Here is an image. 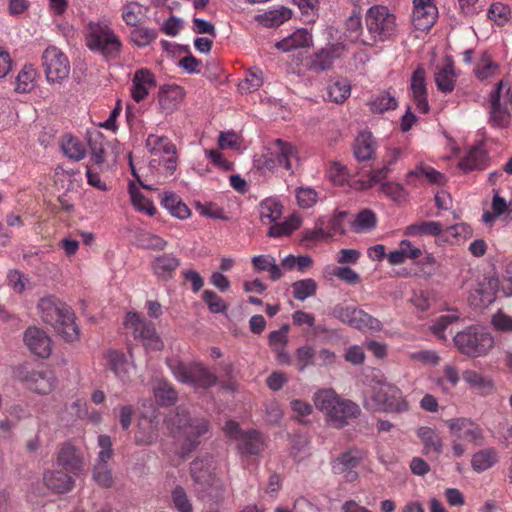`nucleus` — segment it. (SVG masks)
<instances>
[{"label": "nucleus", "instance_id": "nucleus-21", "mask_svg": "<svg viewBox=\"0 0 512 512\" xmlns=\"http://www.w3.org/2000/svg\"><path fill=\"white\" fill-rule=\"evenodd\" d=\"M445 62L446 64L442 68H437L435 72V83L440 91L450 93L455 88L456 74L452 57L445 56Z\"/></svg>", "mask_w": 512, "mask_h": 512}, {"label": "nucleus", "instance_id": "nucleus-8", "mask_svg": "<svg viewBox=\"0 0 512 512\" xmlns=\"http://www.w3.org/2000/svg\"><path fill=\"white\" fill-rule=\"evenodd\" d=\"M176 378L183 382L203 389H209L217 383V376L200 363H179L174 368Z\"/></svg>", "mask_w": 512, "mask_h": 512}, {"label": "nucleus", "instance_id": "nucleus-60", "mask_svg": "<svg viewBox=\"0 0 512 512\" xmlns=\"http://www.w3.org/2000/svg\"><path fill=\"white\" fill-rule=\"evenodd\" d=\"M458 319L459 317L457 315H442L436 319L434 324L430 327V330L440 339H445L443 335L444 330Z\"/></svg>", "mask_w": 512, "mask_h": 512}, {"label": "nucleus", "instance_id": "nucleus-4", "mask_svg": "<svg viewBox=\"0 0 512 512\" xmlns=\"http://www.w3.org/2000/svg\"><path fill=\"white\" fill-rule=\"evenodd\" d=\"M89 33L86 37L87 46L92 51H97L106 58H116L121 51V41L113 30L106 24H88Z\"/></svg>", "mask_w": 512, "mask_h": 512}, {"label": "nucleus", "instance_id": "nucleus-13", "mask_svg": "<svg viewBox=\"0 0 512 512\" xmlns=\"http://www.w3.org/2000/svg\"><path fill=\"white\" fill-rule=\"evenodd\" d=\"M24 343L28 349L40 358H48L51 354V339L41 328L30 326L23 336Z\"/></svg>", "mask_w": 512, "mask_h": 512}, {"label": "nucleus", "instance_id": "nucleus-45", "mask_svg": "<svg viewBox=\"0 0 512 512\" xmlns=\"http://www.w3.org/2000/svg\"><path fill=\"white\" fill-rule=\"evenodd\" d=\"M158 36L155 29L136 26L130 33L131 41L138 47H146Z\"/></svg>", "mask_w": 512, "mask_h": 512}, {"label": "nucleus", "instance_id": "nucleus-15", "mask_svg": "<svg viewBox=\"0 0 512 512\" xmlns=\"http://www.w3.org/2000/svg\"><path fill=\"white\" fill-rule=\"evenodd\" d=\"M360 464V457L351 450L341 453L332 462V471L336 475H343L347 482H353L358 478L355 469Z\"/></svg>", "mask_w": 512, "mask_h": 512}, {"label": "nucleus", "instance_id": "nucleus-9", "mask_svg": "<svg viewBox=\"0 0 512 512\" xmlns=\"http://www.w3.org/2000/svg\"><path fill=\"white\" fill-rule=\"evenodd\" d=\"M371 400L378 411L401 413L408 409L407 402L399 396V390L394 386L381 385L372 388Z\"/></svg>", "mask_w": 512, "mask_h": 512}, {"label": "nucleus", "instance_id": "nucleus-44", "mask_svg": "<svg viewBox=\"0 0 512 512\" xmlns=\"http://www.w3.org/2000/svg\"><path fill=\"white\" fill-rule=\"evenodd\" d=\"M62 151L63 153L70 159L79 161L83 159L86 155V150L84 145L75 137L69 136L62 143Z\"/></svg>", "mask_w": 512, "mask_h": 512}, {"label": "nucleus", "instance_id": "nucleus-35", "mask_svg": "<svg viewBox=\"0 0 512 512\" xmlns=\"http://www.w3.org/2000/svg\"><path fill=\"white\" fill-rule=\"evenodd\" d=\"M368 105L373 113H384L388 110H395L398 102L389 91H382L379 95L375 96L369 101Z\"/></svg>", "mask_w": 512, "mask_h": 512}, {"label": "nucleus", "instance_id": "nucleus-51", "mask_svg": "<svg viewBox=\"0 0 512 512\" xmlns=\"http://www.w3.org/2000/svg\"><path fill=\"white\" fill-rule=\"evenodd\" d=\"M35 71L31 67L25 66V68L19 72L16 78L15 90L19 93L29 92L33 88V79Z\"/></svg>", "mask_w": 512, "mask_h": 512}, {"label": "nucleus", "instance_id": "nucleus-26", "mask_svg": "<svg viewBox=\"0 0 512 512\" xmlns=\"http://www.w3.org/2000/svg\"><path fill=\"white\" fill-rule=\"evenodd\" d=\"M422 177H425L431 184L438 186H444L446 184L444 174L424 164H420L414 170L409 171L406 175V182L410 184L413 178L420 179Z\"/></svg>", "mask_w": 512, "mask_h": 512}, {"label": "nucleus", "instance_id": "nucleus-19", "mask_svg": "<svg viewBox=\"0 0 512 512\" xmlns=\"http://www.w3.org/2000/svg\"><path fill=\"white\" fill-rule=\"evenodd\" d=\"M180 266V260L173 254H161L151 262V269L154 275L161 281H168L173 278V274Z\"/></svg>", "mask_w": 512, "mask_h": 512}, {"label": "nucleus", "instance_id": "nucleus-6", "mask_svg": "<svg viewBox=\"0 0 512 512\" xmlns=\"http://www.w3.org/2000/svg\"><path fill=\"white\" fill-rule=\"evenodd\" d=\"M454 342L462 354L470 357H478L493 347L494 340L490 334L478 332L475 328L458 332L454 336Z\"/></svg>", "mask_w": 512, "mask_h": 512}, {"label": "nucleus", "instance_id": "nucleus-31", "mask_svg": "<svg viewBox=\"0 0 512 512\" xmlns=\"http://www.w3.org/2000/svg\"><path fill=\"white\" fill-rule=\"evenodd\" d=\"M497 462V452L493 448H486L476 452L471 459L472 469L481 473Z\"/></svg>", "mask_w": 512, "mask_h": 512}, {"label": "nucleus", "instance_id": "nucleus-47", "mask_svg": "<svg viewBox=\"0 0 512 512\" xmlns=\"http://www.w3.org/2000/svg\"><path fill=\"white\" fill-rule=\"evenodd\" d=\"M142 6L137 2H129L124 5L122 18L129 26L136 27L142 22Z\"/></svg>", "mask_w": 512, "mask_h": 512}, {"label": "nucleus", "instance_id": "nucleus-20", "mask_svg": "<svg viewBox=\"0 0 512 512\" xmlns=\"http://www.w3.org/2000/svg\"><path fill=\"white\" fill-rule=\"evenodd\" d=\"M43 482L48 489L59 494L70 492L75 484V480L70 473L50 470L44 472Z\"/></svg>", "mask_w": 512, "mask_h": 512}, {"label": "nucleus", "instance_id": "nucleus-2", "mask_svg": "<svg viewBox=\"0 0 512 512\" xmlns=\"http://www.w3.org/2000/svg\"><path fill=\"white\" fill-rule=\"evenodd\" d=\"M316 408L325 412L335 428H343L361 415L359 405L350 399L341 398L333 389H323L314 394Z\"/></svg>", "mask_w": 512, "mask_h": 512}, {"label": "nucleus", "instance_id": "nucleus-10", "mask_svg": "<svg viewBox=\"0 0 512 512\" xmlns=\"http://www.w3.org/2000/svg\"><path fill=\"white\" fill-rule=\"evenodd\" d=\"M202 461L194 460L190 466V473L193 480L202 486L201 497L218 502L223 498L224 486L222 482L213 477L208 471L201 468Z\"/></svg>", "mask_w": 512, "mask_h": 512}, {"label": "nucleus", "instance_id": "nucleus-12", "mask_svg": "<svg viewBox=\"0 0 512 512\" xmlns=\"http://www.w3.org/2000/svg\"><path fill=\"white\" fill-rule=\"evenodd\" d=\"M412 24L416 30L428 31L436 22L438 9L433 0H414Z\"/></svg>", "mask_w": 512, "mask_h": 512}, {"label": "nucleus", "instance_id": "nucleus-25", "mask_svg": "<svg viewBox=\"0 0 512 512\" xmlns=\"http://www.w3.org/2000/svg\"><path fill=\"white\" fill-rule=\"evenodd\" d=\"M417 435L423 443L425 455L434 452L435 456L438 457L442 453L443 442L434 429L426 426L420 427Z\"/></svg>", "mask_w": 512, "mask_h": 512}, {"label": "nucleus", "instance_id": "nucleus-55", "mask_svg": "<svg viewBox=\"0 0 512 512\" xmlns=\"http://www.w3.org/2000/svg\"><path fill=\"white\" fill-rule=\"evenodd\" d=\"M202 299L212 313H222L227 309L224 300L212 290H205L202 294Z\"/></svg>", "mask_w": 512, "mask_h": 512}, {"label": "nucleus", "instance_id": "nucleus-14", "mask_svg": "<svg viewBox=\"0 0 512 512\" xmlns=\"http://www.w3.org/2000/svg\"><path fill=\"white\" fill-rule=\"evenodd\" d=\"M57 465L72 475H79L84 468V460L79 450L65 443L57 454Z\"/></svg>", "mask_w": 512, "mask_h": 512}, {"label": "nucleus", "instance_id": "nucleus-61", "mask_svg": "<svg viewBox=\"0 0 512 512\" xmlns=\"http://www.w3.org/2000/svg\"><path fill=\"white\" fill-rule=\"evenodd\" d=\"M289 324L285 323L281 326L279 330H275L270 332L268 336L269 345L274 348H277L278 344H281L282 347H285L288 343V332H289Z\"/></svg>", "mask_w": 512, "mask_h": 512}, {"label": "nucleus", "instance_id": "nucleus-42", "mask_svg": "<svg viewBox=\"0 0 512 512\" xmlns=\"http://www.w3.org/2000/svg\"><path fill=\"white\" fill-rule=\"evenodd\" d=\"M282 205L273 199H265L260 204V218L262 222L267 219L269 222H275L281 218Z\"/></svg>", "mask_w": 512, "mask_h": 512}, {"label": "nucleus", "instance_id": "nucleus-53", "mask_svg": "<svg viewBox=\"0 0 512 512\" xmlns=\"http://www.w3.org/2000/svg\"><path fill=\"white\" fill-rule=\"evenodd\" d=\"M108 368L113 371L117 376L125 372L126 357L117 350H109L107 353Z\"/></svg>", "mask_w": 512, "mask_h": 512}, {"label": "nucleus", "instance_id": "nucleus-38", "mask_svg": "<svg viewBox=\"0 0 512 512\" xmlns=\"http://www.w3.org/2000/svg\"><path fill=\"white\" fill-rule=\"evenodd\" d=\"M329 98L332 102L343 103L351 93V85L347 79L336 80L327 87Z\"/></svg>", "mask_w": 512, "mask_h": 512}, {"label": "nucleus", "instance_id": "nucleus-29", "mask_svg": "<svg viewBox=\"0 0 512 512\" xmlns=\"http://www.w3.org/2000/svg\"><path fill=\"white\" fill-rule=\"evenodd\" d=\"M136 333L146 348L154 351H160L163 348V342L158 336L155 325L152 322H143Z\"/></svg>", "mask_w": 512, "mask_h": 512}, {"label": "nucleus", "instance_id": "nucleus-22", "mask_svg": "<svg viewBox=\"0 0 512 512\" xmlns=\"http://www.w3.org/2000/svg\"><path fill=\"white\" fill-rule=\"evenodd\" d=\"M375 153V141L369 131L358 134L354 144V156L358 161L370 160Z\"/></svg>", "mask_w": 512, "mask_h": 512}, {"label": "nucleus", "instance_id": "nucleus-49", "mask_svg": "<svg viewBox=\"0 0 512 512\" xmlns=\"http://www.w3.org/2000/svg\"><path fill=\"white\" fill-rule=\"evenodd\" d=\"M510 118L511 114L506 104L504 106L491 107L489 121L493 126L506 128L510 123Z\"/></svg>", "mask_w": 512, "mask_h": 512}, {"label": "nucleus", "instance_id": "nucleus-37", "mask_svg": "<svg viewBox=\"0 0 512 512\" xmlns=\"http://www.w3.org/2000/svg\"><path fill=\"white\" fill-rule=\"evenodd\" d=\"M92 478L102 488L108 489L114 485V478L108 462L97 460L93 468Z\"/></svg>", "mask_w": 512, "mask_h": 512}, {"label": "nucleus", "instance_id": "nucleus-48", "mask_svg": "<svg viewBox=\"0 0 512 512\" xmlns=\"http://www.w3.org/2000/svg\"><path fill=\"white\" fill-rule=\"evenodd\" d=\"M146 143L147 146L152 147V153H156V151H162L164 154L169 155V157L176 155L175 145L169 142L165 137L149 135Z\"/></svg>", "mask_w": 512, "mask_h": 512}, {"label": "nucleus", "instance_id": "nucleus-24", "mask_svg": "<svg viewBox=\"0 0 512 512\" xmlns=\"http://www.w3.org/2000/svg\"><path fill=\"white\" fill-rule=\"evenodd\" d=\"M26 380L30 381L32 390L45 395L54 388L55 377L51 371H32Z\"/></svg>", "mask_w": 512, "mask_h": 512}, {"label": "nucleus", "instance_id": "nucleus-54", "mask_svg": "<svg viewBox=\"0 0 512 512\" xmlns=\"http://www.w3.org/2000/svg\"><path fill=\"white\" fill-rule=\"evenodd\" d=\"M102 134L100 132L97 133L95 138L89 137L88 145L91 153V160L96 165H102L105 162L104 158V148L101 142Z\"/></svg>", "mask_w": 512, "mask_h": 512}, {"label": "nucleus", "instance_id": "nucleus-57", "mask_svg": "<svg viewBox=\"0 0 512 512\" xmlns=\"http://www.w3.org/2000/svg\"><path fill=\"white\" fill-rule=\"evenodd\" d=\"M510 9L502 3H493L488 10L487 16L490 20L494 21L497 25L503 26L507 21Z\"/></svg>", "mask_w": 512, "mask_h": 512}, {"label": "nucleus", "instance_id": "nucleus-62", "mask_svg": "<svg viewBox=\"0 0 512 512\" xmlns=\"http://www.w3.org/2000/svg\"><path fill=\"white\" fill-rule=\"evenodd\" d=\"M173 502L179 512H192V506L182 487L178 486L173 490Z\"/></svg>", "mask_w": 512, "mask_h": 512}, {"label": "nucleus", "instance_id": "nucleus-28", "mask_svg": "<svg viewBox=\"0 0 512 512\" xmlns=\"http://www.w3.org/2000/svg\"><path fill=\"white\" fill-rule=\"evenodd\" d=\"M462 379L470 386L471 389L482 395L489 394L494 387L490 378L484 377L474 370L463 371Z\"/></svg>", "mask_w": 512, "mask_h": 512}, {"label": "nucleus", "instance_id": "nucleus-18", "mask_svg": "<svg viewBox=\"0 0 512 512\" xmlns=\"http://www.w3.org/2000/svg\"><path fill=\"white\" fill-rule=\"evenodd\" d=\"M184 90L176 84L163 85L158 92L159 107L165 114H171L182 101Z\"/></svg>", "mask_w": 512, "mask_h": 512}, {"label": "nucleus", "instance_id": "nucleus-41", "mask_svg": "<svg viewBox=\"0 0 512 512\" xmlns=\"http://www.w3.org/2000/svg\"><path fill=\"white\" fill-rule=\"evenodd\" d=\"M291 16L292 11L289 8L281 7L280 9L265 12L257 16V19L261 22L265 21L266 26L273 27L282 24L284 21L290 19Z\"/></svg>", "mask_w": 512, "mask_h": 512}, {"label": "nucleus", "instance_id": "nucleus-46", "mask_svg": "<svg viewBox=\"0 0 512 512\" xmlns=\"http://www.w3.org/2000/svg\"><path fill=\"white\" fill-rule=\"evenodd\" d=\"M156 401L162 406H171L177 400L176 390L168 383L162 382L154 390Z\"/></svg>", "mask_w": 512, "mask_h": 512}, {"label": "nucleus", "instance_id": "nucleus-7", "mask_svg": "<svg viewBox=\"0 0 512 512\" xmlns=\"http://www.w3.org/2000/svg\"><path fill=\"white\" fill-rule=\"evenodd\" d=\"M42 66L49 83L61 84L70 74V62L57 47L49 46L42 54Z\"/></svg>", "mask_w": 512, "mask_h": 512}, {"label": "nucleus", "instance_id": "nucleus-33", "mask_svg": "<svg viewBox=\"0 0 512 512\" xmlns=\"http://www.w3.org/2000/svg\"><path fill=\"white\" fill-rule=\"evenodd\" d=\"M54 330L66 342H74L79 339V328L75 323L74 313H68L66 318L54 327Z\"/></svg>", "mask_w": 512, "mask_h": 512}, {"label": "nucleus", "instance_id": "nucleus-43", "mask_svg": "<svg viewBox=\"0 0 512 512\" xmlns=\"http://www.w3.org/2000/svg\"><path fill=\"white\" fill-rule=\"evenodd\" d=\"M377 219L375 213L370 209L360 211L352 222L355 232L370 231L376 227Z\"/></svg>", "mask_w": 512, "mask_h": 512}, {"label": "nucleus", "instance_id": "nucleus-27", "mask_svg": "<svg viewBox=\"0 0 512 512\" xmlns=\"http://www.w3.org/2000/svg\"><path fill=\"white\" fill-rule=\"evenodd\" d=\"M161 205L167 209L172 216L179 219H186L190 216L191 211L181 198L173 192H165Z\"/></svg>", "mask_w": 512, "mask_h": 512}, {"label": "nucleus", "instance_id": "nucleus-39", "mask_svg": "<svg viewBox=\"0 0 512 512\" xmlns=\"http://www.w3.org/2000/svg\"><path fill=\"white\" fill-rule=\"evenodd\" d=\"M301 225V218L297 215H292L283 223H277L275 225H272L267 235L269 237H280V236H288L290 235L294 230H297Z\"/></svg>", "mask_w": 512, "mask_h": 512}, {"label": "nucleus", "instance_id": "nucleus-30", "mask_svg": "<svg viewBox=\"0 0 512 512\" xmlns=\"http://www.w3.org/2000/svg\"><path fill=\"white\" fill-rule=\"evenodd\" d=\"M238 441V449L242 454L257 455L262 450L263 444L259 432L256 430H249L241 434Z\"/></svg>", "mask_w": 512, "mask_h": 512}, {"label": "nucleus", "instance_id": "nucleus-59", "mask_svg": "<svg viewBox=\"0 0 512 512\" xmlns=\"http://www.w3.org/2000/svg\"><path fill=\"white\" fill-rule=\"evenodd\" d=\"M350 176L348 169L340 162H332L330 166V179L334 184L342 186Z\"/></svg>", "mask_w": 512, "mask_h": 512}, {"label": "nucleus", "instance_id": "nucleus-36", "mask_svg": "<svg viewBox=\"0 0 512 512\" xmlns=\"http://www.w3.org/2000/svg\"><path fill=\"white\" fill-rule=\"evenodd\" d=\"M129 193L131 196L132 204L141 212H146L149 216L156 214V208L152 201L147 199L136 187L133 181L129 183Z\"/></svg>", "mask_w": 512, "mask_h": 512}, {"label": "nucleus", "instance_id": "nucleus-1", "mask_svg": "<svg viewBox=\"0 0 512 512\" xmlns=\"http://www.w3.org/2000/svg\"><path fill=\"white\" fill-rule=\"evenodd\" d=\"M167 428L172 434L184 432V440L180 445L178 455L187 459L200 445V438L209 431L210 423L203 417H192L190 413L178 406L166 417Z\"/></svg>", "mask_w": 512, "mask_h": 512}, {"label": "nucleus", "instance_id": "nucleus-52", "mask_svg": "<svg viewBox=\"0 0 512 512\" xmlns=\"http://www.w3.org/2000/svg\"><path fill=\"white\" fill-rule=\"evenodd\" d=\"M498 285V279L491 277L487 279V283H479V288L475 292L481 297L482 302L490 303L494 300Z\"/></svg>", "mask_w": 512, "mask_h": 512}, {"label": "nucleus", "instance_id": "nucleus-58", "mask_svg": "<svg viewBox=\"0 0 512 512\" xmlns=\"http://www.w3.org/2000/svg\"><path fill=\"white\" fill-rule=\"evenodd\" d=\"M140 245L145 249L164 250L167 242L159 236L151 233H143L139 237Z\"/></svg>", "mask_w": 512, "mask_h": 512}, {"label": "nucleus", "instance_id": "nucleus-16", "mask_svg": "<svg viewBox=\"0 0 512 512\" xmlns=\"http://www.w3.org/2000/svg\"><path fill=\"white\" fill-rule=\"evenodd\" d=\"M411 90L416 107L422 113L429 111L426 89V71L422 66H418L411 77Z\"/></svg>", "mask_w": 512, "mask_h": 512}, {"label": "nucleus", "instance_id": "nucleus-34", "mask_svg": "<svg viewBox=\"0 0 512 512\" xmlns=\"http://www.w3.org/2000/svg\"><path fill=\"white\" fill-rule=\"evenodd\" d=\"M351 327L358 330L381 331L382 323L375 317L369 315L363 310L356 309L352 318Z\"/></svg>", "mask_w": 512, "mask_h": 512}, {"label": "nucleus", "instance_id": "nucleus-56", "mask_svg": "<svg viewBox=\"0 0 512 512\" xmlns=\"http://www.w3.org/2000/svg\"><path fill=\"white\" fill-rule=\"evenodd\" d=\"M315 352L311 346H301L296 350V360L299 371H304L308 366L314 364Z\"/></svg>", "mask_w": 512, "mask_h": 512}, {"label": "nucleus", "instance_id": "nucleus-23", "mask_svg": "<svg viewBox=\"0 0 512 512\" xmlns=\"http://www.w3.org/2000/svg\"><path fill=\"white\" fill-rule=\"evenodd\" d=\"M312 38L307 29H299L290 36L278 41L275 47L284 52L310 46Z\"/></svg>", "mask_w": 512, "mask_h": 512}, {"label": "nucleus", "instance_id": "nucleus-3", "mask_svg": "<svg viewBox=\"0 0 512 512\" xmlns=\"http://www.w3.org/2000/svg\"><path fill=\"white\" fill-rule=\"evenodd\" d=\"M368 36L361 39L365 45H374L377 41H385L396 30V17L383 5H374L366 12L365 17Z\"/></svg>", "mask_w": 512, "mask_h": 512}, {"label": "nucleus", "instance_id": "nucleus-63", "mask_svg": "<svg viewBox=\"0 0 512 512\" xmlns=\"http://www.w3.org/2000/svg\"><path fill=\"white\" fill-rule=\"evenodd\" d=\"M381 191L394 201H399L407 194L404 187L398 183L387 182L381 185Z\"/></svg>", "mask_w": 512, "mask_h": 512}, {"label": "nucleus", "instance_id": "nucleus-50", "mask_svg": "<svg viewBox=\"0 0 512 512\" xmlns=\"http://www.w3.org/2000/svg\"><path fill=\"white\" fill-rule=\"evenodd\" d=\"M333 61L327 54L319 50L311 58L308 69L316 73L328 71L332 68Z\"/></svg>", "mask_w": 512, "mask_h": 512}, {"label": "nucleus", "instance_id": "nucleus-40", "mask_svg": "<svg viewBox=\"0 0 512 512\" xmlns=\"http://www.w3.org/2000/svg\"><path fill=\"white\" fill-rule=\"evenodd\" d=\"M292 289L294 298L304 301L306 298L316 294L317 283L311 278L298 280L292 284Z\"/></svg>", "mask_w": 512, "mask_h": 512}, {"label": "nucleus", "instance_id": "nucleus-11", "mask_svg": "<svg viewBox=\"0 0 512 512\" xmlns=\"http://www.w3.org/2000/svg\"><path fill=\"white\" fill-rule=\"evenodd\" d=\"M37 307L42 321L53 328L63 321L68 313H72L71 308L55 296L41 298Z\"/></svg>", "mask_w": 512, "mask_h": 512}, {"label": "nucleus", "instance_id": "nucleus-64", "mask_svg": "<svg viewBox=\"0 0 512 512\" xmlns=\"http://www.w3.org/2000/svg\"><path fill=\"white\" fill-rule=\"evenodd\" d=\"M346 30L349 37L358 40L362 32L361 16L358 12H353L346 20Z\"/></svg>", "mask_w": 512, "mask_h": 512}, {"label": "nucleus", "instance_id": "nucleus-17", "mask_svg": "<svg viewBox=\"0 0 512 512\" xmlns=\"http://www.w3.org/2000/svg\"><path fill=\"white\" fill-rule=\"evenodd\" d=\"M489 164L488 152L483 148V142L471 147L467 155L459 162L458 166L465 173L472 170H483Z\"/></svg>", "mask_w": 512, "mask_h": 512}, {"label": "nucleus", "instance_id": "nucleus-5", "mask_svg": "<svg viewBox=\"0 0 512 512\" xmlns=\"http://www.w3.org/2000/svg\"><path fill=\"white\" fill-rule=\"evenodd\" d=\"M272 148H267L266 154L256 155L254 157V166L258 170H269L272 171L277 165L284 166L286 170L292 169V158L298 161L296 147L282 139H275L272 143Z\"/></svg>", "mask_w": 512, "mask_h": 512}, {"label": "nucleus", "instance_id": "nucleus-32", "mask_svg": "<svg viewBox=\"0 0 512 512\" xmlns=\"http://www.w3.org/2000/svg\"><path fill=\"white\" fill-rule=\"evenodd\" d=\"M442 225L436 221H422L420 223H414L406 227L404 234L407 236L415 235H432L441 236Z\"/></svg>", "mask_w": 512, "mask_h": 512}]
</instances>
